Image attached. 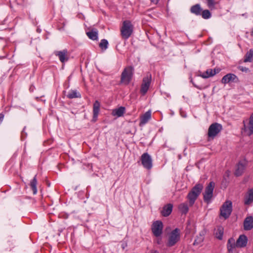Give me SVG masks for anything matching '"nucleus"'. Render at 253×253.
Returning a JSON list of instances; mask_svg holds the SVG:
<instances>
[{"mask_svg":"<svg viewBox=\"0 0 253 253\" xmlns=\"http://www.w3.org/2000/svg\"><path fill=\"white\" fill-rule=\"evenodd\" d=\"M203 189L202 184L198 183L194 186L188 193L187 198L189 201L190 206H192Z\"/></svg>","mask_w":253,"mask_h":253,"instance_id":"f257e3e1","label":"nucleus"},{"mask_svg":"<svg viewBox=\"0 0 253 253\" xmlns=\"http://www.w3.org/2000/svg\"><path fill=\"white\" fill-rule=\"evenodd\" d=\"M133 72V67L127 66L126 67L121 74V83L126 85L128 84L131 80Z\"/></svg>","mask_w":253,"mask_h":253,"instance_id":"f03ea898","label":"nucleus"},{"mask_svg":"<svg viewBox=\"0 0 253 253\" xmlns=\"http://www.w3.org/2000/svg\"><path fill=\"white\" fill-rule=\"evenodd\" d=\"M133 25L129 20L124 21L121 32L123 38L125 39H128L133 32Z\"/></svg>","mask_w":253,"mask_h":253,"instance_id":"7ed1b4c3","label":"nucleus"},{"mask_svg":"<svg viewBox=\"0 0 253 253\" xmlns=\"http://www.w3.org/2000/svg\"><path fill=\"white\" fill-rule=\"evenodd\" d=\"M232 211V203L230 201L225 202L220 209V216L224 219L228 218Z\"/></svg>","mask_w":253,"mask_h":253,"instance_id":"20e7f679","label":"nucleus"},{"mask_svg":"<svg viewBox=\"0 0 253 253\" xmlns=\"http://www.w3.org/2000/svg\"><path fill=\"white\" fill-rule=\"evenodd\" d=\"M215 186V183L213 182H211L206 187L205 192L203 193L204 200L207 204H209L213 196V191Z\"/></svg>","mask_w":253,"mask_h":253,"instance_id":"39448f33","label":"nucleus"},{"mask_svg":"<svg viewBox=\"0 0 253 253\" xmlns=\"http://www.w3.org/2000/svg\"><path fill=\"white\" fill-rule=\"evenodd\" d=\"M222 126L218 123L211 124L208 129V137L213 139L222 130Z\"/></svg>","mask_w":253,"mask_h":253,"instance_id":"423d86ee","label":"nucleus"},{"mask_svg":"<svg viewBox=\"0 0 253 253\" xmlns=\"http://www.w3.org/2000/svg\"><path fill=\"white\" fill-rule=\"evenodd\" d=\"M180 240V230L175 228L169 234L168 242V246L172 247Z\"/></svg>","mask_w":253,"mask_h":253,"instance_id":"0eeeda50","label":"nucleus"},{"mask_svg":"<svg viewBox=\"0 0 253 253\" xmlns=\"http://www.w3.org/2000/svg\"><path fill=\"white\" fill-rule=\"evenodd\" d=\"M243 123V130L247 135L250 136L253 134V113L252 114L249 119L244 121Z\"/></svg>","mask_w":253,"mask_h":253,"instance_id":"6e6552de","label":"nucleus"},{"mask_svg":"<svg viewBox=\"0 0 253 253\" xmlns=\"http://www.w3.org/2000/svg\"><path fill=\"white\" fill-rule=\"evenodd\" d=\"M151 81V75L147 74L143 79L141 86L140 92L142 95H144L147 92Z\"/></svg>","mask_w":253,"mask_h":253,"instance_id":"1a4fd4ad","label":"nucleus"},{"mask_svg":"<svg viewBox=\"0 0 253 253\" xmlns=\"http://www.w3.org/2000/svg\"><path fill=\"white\" fill-rule=\"evenodd\" d=\"M141 161L143 166L145 168L150 169L152 168V159L148 153H145L142 154L141 156Z\"/></svg>","mask_w":253,"mask_h":253,"instance_id":"9d476101","label":"nucleus"},{"mask_svg":"<svg viewBox=\"0 0 253 253\" xmlns=\"http://www.w3.org/2000/svg\"><path fill=\"white\" fill-rule=\"evenodd\" d=\"M239 81L237 76L232 73H229L224 76L221 79V83L223 84H227L230 83H237Z\"/></svg>","mask_w":253,"mask_h":253,"instance_id":"9b49d317","label":"nucleus"},{"mask_svg":"<svg viewBox=\"0 0 253 253\" xmlns=\"http://www.w3.org/2000/svg\"><path fill=\"white\" fill-rule=\"evenodd\" d=\"M54 54L58 57L59 60L62 63L69 60L68 52L66 49L61 51H56L54 52Z\"/></svg>","mask_w":253,"mask_h":253,"instance_id":"f8f14e48","label":"nucleus"},{"mask_svg":"<svg viewBox=\"0 0 253 253\" xmlns=\"http://www.w3.org/2000/svg\"><path fill=\"white\" fill-rule=\"evenodd\" d=\"M173 209V205L171 204H167L165 205L161 211L162 216L167 217L170 214Z\"/></svg>","mask_w":253,"mask_h":253,"instance_id":"ddd939ff","label":"nucleus"},{"mask_svg":"<svg viewBox=\"0 0 253 253\" xmlns=\"http://www.w3.org/2000/svg\"><path fill=\"white\" fill-rule=\"evenodd\" d=\"M253 228V217L252 216H247L244 221V229L245 230L249 231Z\"/></svg>","mask_w":253,"mask_h":253,"instance_id":"4468645a","label":"nucleus"},{"mask_svg":"<svg viewBox=\"0 0 253 253\" xmlns=\"http://www.w3.org/2000/svg\"><path fill=\"white\" fill-rule=\"evenodd\" d=\"M248 242V238L245 235H241L239 236L236 241V247L237 248H243L246 246Z\"/></svg>","mask_w":253,"mask_h":253,"instance_id":"2eb2a0df","label":"nucleus"},{"mask_svg":"<svg viewBox=\"0 0 253 253\" xmlns=\"http://www.w3.org/2000/svg\"><path fill=\"white\" fill-rule=\"evenodd\" d=\"M253 202V188L248 190L247 194L245 196L244 204L249 205Z\"/></svg>","mask_w":253,"mask_h":253,"instance_id":"dca6fc26","label":"nucleus"},{"mask_svg":"<svg viewBox=\"0 0 253 253\" xmlns=\"http://www.w3.org/2000/svg\"><path fill=\"white\" fill-rule=\"evenodd\" d=\"M151 118V112L150 111H148L140 117L139 126H142L145 125L150 120Z\"/></svg>","mask_w":253,"mask_h":253,"instance_id":"f3484780","label":"nucleus"},{"mask_svg":"<svg viewBox=\"0 0 253 253\" xmlns=\"http://www.w3.org/2000/svg\"><path fill=\"white\" fill-rule=\"evenodd\" d=\"M100 104L99 102L97 100H96L94 104L93 107V119L92 121L93 122H95L97 120V116L98 115L99 110H100Z\"/></svg>","mask_w":253,"mask_h":253,"instance_id":"a211bd4d","label":"nucleus"},{"mask_svg":"<svg viewBox=\"0 0 253 253\" xmlns=\"http://www.w3.org/2000/svg\"><path fill=\"white\" fill-rule=\"evenodd\" d=\"M224 233V228L221 226H218L215 229L214 235L218 240H222Z\"/></svg>","mask_w":253,"mask_h":253,"instance_id":"6ab92c4d","label":"nucleus"},{"mask_svg":"<svg viewBox=\"0 0 253 253\" xmlns=\"http://www.w3.org/2000/svg\"><path fill=\"white\" fill-rule=\"evenodd\" d=\"M245 169V165L243 163L239 162L236 167L235 171V175L237 176L241 175Z\"/></svg>","mask_w":253,"mask_h":253,"instance_id":"aec40b11","label":"nucleus"},{"mask_svg":"<svg viewBox=\"0 0 253 253\" xmlns=\"http://www.w3.org/2000/svg\"><path fill=\"white\" fill-rule=\"evenodd\" d=\"M202 11V8L201 7L200 4H195L191 6L190 8V12L196 15H201Z\"/></svg>","mask_w":253,"mask_h":253,"instance_id":"412c9836","label":"nucleus"},{"mask_svg":"<svg viewBox=\"0 0 253 253\" xmlns=\"http://www.w3.org/2000/svg\"><path fill=\"white\" fill-rule=\"evenodd\" d=\"M125 108L124 107H120L118 108L112 110V115L113 116H117L118 117L122 116L125 113Z\"/></svg>","mask_w":253,"mask_h":253,"instance_id":"4be33fe9","label":"nucleus"},{"mask_svg":"<svg viewBox=\"0 0 253 253\" xmlns=\"http://www.w3.org/2000/svg\"><path fill=\"white\" fill-rule=\"evenodd\" d=\"M86 34L88 37L92 40H96L98 38V31L96 29L87 32Z\"/></svg>","mask_w":253,"mask_h":253,"instance_id":"5701e85b","label":"nucleus"},{"mask_svg":"<svg viewBox=\"0 0 253 253\" xmlns=\"http://www.w3.org/2000/svg\"><path fill=\"white\" fill-rule=\"evenodd\" d=\"M227 249L228 251L229 252H231L233 251V249H235L236 247V242L235 243V240L233 238H230L228 239L227 242Z\"/></svg>","mask_w":253,"mask_h":253,"instance_id":"b1692460","label":"nucleus"},{"mask_svg":"<svg viewBox=\"0 0 253 253\" xmlns=\"http://www.w3.org/2000/svg\"><path fill=\"white\" fill-rule=\"evenodd\" d=\"M216 73V72L215 70H213L211 69H210L207 70L206 72L203 73L202 75H201V77L203 78H208L214 76Z\"/></svg>","mask_w":253,"mask_h":253,"instance_id":"393cba45","label":"nucleus"},{"mask_svg":"<svg viewBox=\"0 0 253 253\" xmlns=\"http://www.w3.org/2000/svg\"><path fill=\"white\" fill-rule=\"evenodd\" d=\"M178 209L182 213L186 214L189 211V208L187 203L180 204L178 206Z\"/></svg>","mask_w":253,"mask_h":253,"instance_id":"a878e982","label":"nucleus"},{"mask_svg":"<svg viewBox=\"0 0 253 253\" xmlns=\"http://www.w3.org/2000/svg\"><path fill=\"white\" fill-rule=\"evenodd\" d=\"M253 60V49H251L245 56V62H251Z\"/></svg>","mask_w":253,"mask_h":253,"instance_id":"bb28decb","label":"nucleus"},{"mask_svg":"<svg viewBox=\"0 0 253 253\" xmlns=\"http://www.w3.org/2000/svg\"><path fill=\"white\" fill-rule=\"evenodd\" d=\"M36 176H35L33 180L30 182V186L32 188L33 194H36L37 192V180L36 177Z\"/></svg>","mask_w":253,"mask_h":253,"instance_id":"cd10ccee","label":"nucleus"},{"mask_svg":"<svg viewBox=\"0 0 253 253\" xmlns=\"http://www.w3.org/2000/svg\"><path fill=\"white\" fill-rule=\"evenodd\" d=\"M152 231L156 237H158V221H156L153 223Z\"/></svg>","mask_w":253,"mask_h":253,"instance_id":"c85d7f7f","label":"nucleus"},{"mask_svg":"<svg viewBox=\"0 0 253 253\" xmlns=\"http://www.w3.org/2000/svg\"><path fill=\"white\" fill-rule=\"evenodd\" d=\"M69 98H79L81 97V94L77 92L76 90H71L67 94Z\"/></svg>","mask_w":253,"mask_h":253,"instance_id":"c756f323","label":"nucleus"},{"mask_svg":"<svg viewBox=\"0 0 253 253\" xmlns=\"http://www.w3.org/2000/svg\"><path fill=\"white\" fill-rule=\"evenodd\" d=\"M108 42L105 39L102 40L99 44V47L103 50H105L108 48Z\"/></svg>","mask_w":253,"mask_h":253,"instance_id":"7c9ffc66","label":"nucleus"},{"mask_svg":"<svg viewBox=\"0 0 253 253\" xmlns=\"http://www.w3.org/2000/svg\"><path fill=\"white\" fill-rule=\"evenodd\" d=\"M201 15L202 18L205 19L210 18L211 15L210 11L209 10H202Z\"/></svg>","mask_w":253,"mask_h":253,"instance_id":"2f4dec72","label":"nucleus"},{"mask_svg":"<svg viewBox=\"0 0 253 253\" xmlns=\"http://www.w3.org/2000/svg\"><path fill=\"white\" fill-rule=\"evenodd\" d=\"M204 237L202 235H199V236H197L196 238L195 239L194 242L193 243L194 245H198L202 243L203 241H204Z\"/></svg>","mask_w":253,"mask_h":253,"instance_id":"473e14b6","label":"nucleus"},{"mask_svg":"<svg viewBox=\"0 0 253 253\" xmlns=\"http://www.w3.org/2000/svg\"><path fill=\"white\" fill-rule=\"evenodd\" d=\"M207 4L210 8L211 9L214 7V0H207Z\"/></svg>","mask_w":253,"mask_h":253,"instance_id":"72a5a7b5","label":"nucleus"},{"mask_svg":"<svg viewBox=\"0 0 253 253\" xmlns=\"http://www.w3.org/2000/svg\"><path fill=\"white\" fill-rule=\"evenodd\" d=\"M163 228V224L162 221H159V235L162 233Z\"/></svg>","mask_w":253,"mask_h":253,"instance_id":"f704fd0d","label":"nucleus"},{"mask_svg":"<svg viewBox=\"0 0 253 253\" xmlns=\"http://www.w3.org/2000/svg\"><path fill=\"white\" fill-rule=\"evenodd\" d=\"M239 68H240V70H241L242 71H247L249 70L248 68H246V67L244 68L243 67H240Z\"/></svg>","mask_w":253,"mask_h":253,"instance_id":"c9c22d12","label":"nucleus"},{"mask_svg":"<svg viewBox=\"0 0 253 253\" xmlns=\"http://www.w3.org/2000/svg\"><path fill=\"white\" fill-rule=\"evenodd\" d=\"M3 118H4V115L2 114H0V124L3 121Z\"/></svg>","mask_w":253,"mask_h":253,"instance_id":"e433bc0d","label":"nucleus"},{"mask_svg":"<svg viewBox=\"0 0 253 253\" xmlns=\"http://www.w3.org/2000/svg\"><path fill=\"white\" fill-rule=\"evenodd\" d=\"M151 1L156 4H157L158 2V0H151Z\"/></svg>","mask_w":253,"mask_h":253,"instance_id":"4c0bfd02","label":"nucleus"},{"mask_svg":"<svg viewBox=\"0 0 253 253\" xmlns=\"http://www.w3.org/2000/svg\"><path fill=\"white\" fill-rule=\"evenodd\" d=\"M151 253H158L157 251H152Z\"/></svg>","mask_w":253,"mask_h":253,"instance_id":"58836bf2","label":"nucleus"},{"mask_svg":"<svg viewBox=\"0 0 253 253\" xmlns=\"http://www.w3.org/2000/svg\"><path fill=\"white\" fill-rule=\"evenodd\" d=\"M252 34H253V31L252 32Z\"/></svg>","mask_w":253,"mask_h":253,"instance_id":"ea45409f","label":"nucleus"}]
</instances>
